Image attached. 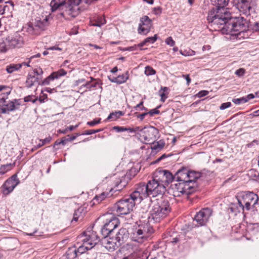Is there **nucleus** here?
I'll use <instances>...</instances> for the list:
<instances>
[{
  "label": "nucleus",
  "mask_w": 259,
  "mask_h": 259,
  "mask_svg": "<svg viewBox=\"0 0 259 259\" xmlns=\"http://www.w3.org/2000/svg\"><path fill=\"white\" fill-rule=\"evenodd\" d=\"M171 207L169 201L164 198L158 199L154 202L148 215V222H140V224L134 226L130 233L133 241L142 243L146 241L153 233L151 223L160 222L170 212Z\"/></svg>",
  "instance_id": "f257e3e1"
},
{
  "label": "nucleus",
  "mask_w": 259,
  "mask_h": 259,
  "mask_svg": "<svg viewBox=\"0 0 259 259\" xmlns=\"http://www.w3.org/2000/svg\"><path fill=\"white\" fill-rule=\"evenodd\" d=\"M223 22L210 26L214 30H221L223 33L238 35L246 31L248 27V21L243 17H231L223 19Z\"/></svg>",
  "instance_id": "f03ea898"
},
{
  "label": "nucleus",
  "mask_w": 259,
  "mask_h": 259,
  "mask_svg": "<svg viewBox=\"0 0 259 259\" xmlns=\"http://www.w3.org/2000/svg\"><path fill=\"white\" fill-rule=\"evenodd\" d=\"M230 0H211L215 7L208 11L207 20L210 26L223 22V19L229 18L230 13L225 8L228 5Z\"/></svg>",
  "instance_id": "7ed1b4c3"
},
{
  "label": "nucleus",
  "mask_w": 259,
  "mask_h": 259,
  "mask_svg": "<svg viewBox=\"0 0 259 259\" xmlns=\"http://www.w3.org/2000/svg\"><path fill=\"white\" fill-rule=\"evenodd\" d=\"M127 231L126 229H120L115 235L103 237L101 240V244L108 251L112 252L116 249L124 242V238L127 236Z\"/></svg>",
  "instance_id": "20e7f679"
},
{
  "label": "nucleus",
  "mask_w": 259,
  "mask_h": 259,
  "mask_svg": "<svg viewBox=\"0 0 259 259\" xmlns=\"http://www.w3.org/2000/svg\"><path fill=\"white\" fill-rule=\"evenodd\" d=\"M81 0H71V2L61 8L58 11L59 13L57 14L58 19L62 20V19L71 20L75 18L79 14L78 5Z\"/></svg>",
  "instance_id": "39448f33"
},
{
  "label": "nucleus",
  "mask_w": 259,
  "mask_h": 259,
  "mask_svg": "<svg viewBox=\"0 0 259 259\" xmlns=\"http://www.w3.org/2000/svg\"><path fill=\"white\" fill-rule=\"evenodd\" d=\"M171 187L175 197H180L183 195H189L197 189V183L192 181H177Z\"/></svg>",
  "instance_id": "423d86ee"
},
{
  "label": "nucleus",
  "mask_w": 259,
  "mask_h": 259,
  "mask_svg": "<svg viewBox=\"0 0 259 259\" xmlns=\"http://www.w3.org/2000/svg\"><path fill=\"white\" fill-rule=\"evenodd\" d=\"M201 174L189 169L186 167H182L173 175L174 181H192L196 182L197 180L201 177Z\"/></svg>",
  "instance_id": "0eeeda50"
},
{
  "label": "nucleus",
  "mask_w": 259,
  "mask_h": 259,
  "mask_svg": "<svg viewBox=\"0 0 259 259\" xmlns=\"http://www.w3.org/2000/svg\"><path fill=\"white\" fill-rule=\"evenodd\" d=\"M138 203L130 196L128 198L119 200L114 205V209L118 215H126L133 210Z\"/></svg>",
  "instance_id": "6e6552de"
},
{
  "label": "nucleus",
  "mask_w": 259,
  "mask_h": 259,
  "mask_svg": "<svg viewBox=\"0 0 259 259\" xmlns=\"http://www.w3.org/2000/svg\"><path fill=\"white\" fill-rule=\"evenodd\" d=\"M258 200V196L250 192L243 193L238 199V203L242 209L245 207L246 210H249L251 206L254 207Z\"/></svg>",
  "instance_id": "1a4fd4ad"
},
{
  "label": "nucleus",
  "mask_w": 259,
  "mask_h": 259,
  "mask_svg": "<svg viewBox=\"0 0 259 259\" xmlns=\"http://www.w3.org/2000/svg\"><path fill=\"white\" fill-rule=\"evenodd\" d=\"M119 224V219L113 216L107 219L104 225L101 230V233L103 237L107 236L115 235L116 233V228Z\"/></svg>",
  "instance_id": "9d476101"
},
{
  "label": "nucleus",
  "mask_w": 259,
  "mask_h": 259,
  "mask_svg": "<svg viewBox=\"0 0 259 259\" xmlns=\"http://www.w3.org/2000/svg\"><path fill=\"white\" fill-rule=\"evenodd\" d=\"M141 139L144 140L145 144L153 143L158 138L159 131L153 126L142 128L139 133Z\"/></svg>",
  "instance_id": "9b49d317"
},
{
  "label": "nucleus",
  "mask_w": 259,
  "mask_h": 259,
  "mask_svg": "<svg viewBox=\"0 0 259 259\" xmlns=\"http://www.w3.org/2000/svg\"><path fill=\"white\" fill-rule=\"evenodd\" d=\"M153 178L166 188L174 181L173 175L168 170L157 169L153 174Z\"/></svg>",
  "instance_id": "f8f14e48"
},
{
  "label": "nucleus",
  "mask_w": 259,
  "mask_h": 259,
  "mask_svg": "<svg viewBox=\"0 0 259 259\" xmlns=\"http://www.w3.org/2000/svg\"><path fill=\"white\" fill-rule=\"evenodd\" d=\"M149 196L148 190V183L146 184L141 183L138 185L136 189L130 195V196L138 204L140 203L144 198Z\"/></svg>",
  "instance_id": "ddd939ff"
},
{
  "label": "nucleus",
  "mask_w": 259,
  "mask_h": 259,
  "mask_svg": "<svg viewBox=\"0 0 259 259\" xmlns=\"http://www.w3.org/2000/svg\"><path fill=\"white\" fill-rule=\"evenodd\" d=\"M212 213V210L209 208L206 207L201 209L195 215L193 221L197 223L195 226L197 227L205 226L208 222Z\"/></svg>",
  "instance_id": "4468645a"
},
{
  "label": "nucleus",
  "mask_w": 259,
  "mask_h": 259,
  "mask_svg": "<svg viewBox=\"0 0 259 259\" xmlns=\"http://www.w3.org/2000/svg\"><path fill=\"white\" fill-rule=\"evenodd\" d=\"M148 190L149 196L156 197L158 195H162L164 193L166 188L163 184H160L155 181L153 178L148 182Z\"/></svg>",
  "instance_id": "2eb2a0df"
},
{
  "label": "nucleus",
  "mask_w": 259,
  "mask_h": 259,
  "mask_svg": "<svg viewBox=\"0 0 259 259\" xmlns=\"http://www.w3.org/2000/svg\"><path fill=\"white\" fill-rule=\"evenodd\" d=\"M84 238L82 240L85 244H88L90 248H92L100 241L99 237L96 232L94 231L92 229H88L83 233Z\"/></svg>",
  "instance_id": "dca6fc26"
},
{
  "label": "nucleus",
  "mask_w": 259,
  "mask_h": 259,
  "mask_svg": "<svg viewBox=\"0 0 259 259\" xmlns=\"http://www.w3.org/2000/svg\"><path fill=\"white\" fill-rule=\"evenodd\" d=\"M252 0H235L234 3L240 13L245 16H248L252 10Z\"/></svg>",
  "instance_id": "f3484780"
},
{
  "label": "nucleus",
  "mask_w": 259,
  "mask_h": 259,
  "mask_svg": "<svg viewBox=\"0 0 259 259\" xmlns=\"http://www.w3.org/2000/svg\"><path fill=\"white\" fill-rule=\"evenodd\" d=\"M152 26V21L147 16H144L140 19L138 26V33L146 35L150 31Z\"/></svg>",
  "instance_id": "a211bd4d"
},
{
  "label": "nucleus",
  "mask_w": 259,
  "mask_h": 259,
  "mask_svg": "<svg viewBox=\"0 0 259 259\" xmlns=\"http://www.w3.org/2000/svg\"><path fill=\"white\" fill-rule=\"evenodd\" d=\"M7 43L10 49L20 48L24 44L23 37L20 33L16 32L13 36L8 37Z\"/></svg>",
  "instance_id": "6ab92c4d"
},
{
  "label": "nucleus",
  "mask_w": 259,
  "mask_h": 259,
  "mask_svg": "<svg viewBox=\"0 0 259 259\" xmlns=\"http://www.w3.org/2000/svg\"><path fill=\"white\" fill-rule=\"evenodd\" d=\"M20 181L17 178L16 174L13 175L8 179L3 185L4 188V193L8 195L10 193L14 188L19 184Z\"/></svg>",
  "instance_id": "aec40b11"
},
{
  "label": "nucleus",
  "mask_w": 259,
  "mask_h": 259,
  "mask_svg": "<svg viewBox=\"0 0 259 259\" xmlns=\"http://www.w3.org/2000/svg\"><path fill=\"white\" fill-rule=\"evenodd\" d=\"M52 19V16L51 14H49L45 17L44 16H42V17H37L35 18L34 22L40 31L42 32L47 29Z\"/></svg>",
  "instance_id": "412c9836"
},
{
  "label": "nucleus",
  "mask_w": 259,
  "mask_h": 259,
  "mask_svg": "<svg viewBox=\"0 0 259 259\" xmlns=\"http://www.w3.org/2000/svg\"><path fill=\"white\" fill-rule=\"evenodd\" d=\"M23 30L31 36L38 35L41 32L34 22H29L23 26Z\"/></svg>",
  "instance_id": "4be33fe9"
},
{
  "label": "nucleus",
  "mask_w": 259,
  "mask_h": 259,
  "mask_svg": "<svg viewBox=\"0 0 259 259\" xmlns=\"http://www.w3.org/2000/svg\"><path fill=\"white\" fill-rule=\"evenodd\" d=\"M108 78L111 82L116 83L117 84H120L125 83L128 79L129 73L128 71H126L125 73L119 75L117 77L108 76Z\"/></svg>",
  "instance_id": "5701e85b"
},
{
  "label": "nucleus",
  "mask_w": 259,
  "mask_h": 259,
  "mask_svg": "<svg viewBox=\"0 0 259 259\" xmlns=\"http://www.w3.org/2000/svg\"><path fill=\"white\" fill-rule=\"evenodd\" d=\"M22 101L21 99H14L12 101H9L8 103L5 104L6 108L9 113L11 111H13L18 110L20 106L22 104Z\"/></svg>",
  "instance_id": "b1692460"
},
{
  "label": "nucleus",
  "mask_w": 259,
  "mask_h": 259,
  "mask_svg": "<svg viewBox=\"0 0 259 259\" xmlns=\"http://www.w3.org/2000/svg\"><path fill=\"white\" fill-rule=\"evenodd\" d=\"M40 83V78L35 77V75H32L31 73H29L25 85L28 88H30L36 84H38Z\"/></svg>",
  "instance_id": "393cba45"
},
{
  "label": "nucleus",
  "mask_w": 259,
  "mask_h": 259,
  "mask_svg": "<svg viewBox=\"0 0 259 259\" xmlns=\"http://www.w3.org/2000/svg\"><path fill=\"white\" fill-rule=\"evenodd\" d=\"M67 0H52L50 3L52 12L59 10L61 8L68 4L66 2Z\"/></svg>",
  "instance_id": "a878e982"
},
{
  "label": "nucleus",
  "mask_w": 259,
  "mask_h": 259,
  "mask_svg": "<svg viewBox=\"0 0 259 259\" xmlns=\"http://www.w3.org/2000/svg\"><path fill=\"white\" fill-rule=\"evenodd\" d=\"M106 23L104 16H97L94 20L90 22V25L93 26L101 27Z\"/></svg>",
  "instance_id": "bb28decb"
},
{
  "label": "nucleus",
  "mask_w": 259,
  "mask_h": 259,
  "mask_svg": "<svg viewBox=\"0 0 259 259\" xmlns=\"http://www.w3.org/2000/svg\"><path fill=\"white\" fill-rule=\"evenodd\" d=\"M93 80H95V79L93 77H91L90 81H87L85 83L82 85L81 88H85V89L83 90V92H87L88 90H92L99 85V83L97 81H95L92 83V82Z\"/></svg>",
  "instance_id": "cd10ccee"
},
{
  "label": "nucleus",
  "mask_w": 259,
  "mask_h": 259,
  "mask_svg": "<svg viewBox=\"0 0 259 259\" xmlns=\"http://www.w3.org/2000/svg\"><path fill=\"white\" fill-rule=\"evenodd\" d=\"M153 145L151 146V149L152 151L155 152H159L165 146V142L163 140H160L156 142H154L152 143Z\"/></svg>",
  "instance_id": "c85d7f7f"
},
{
  "label": "nucleus",
  "mask_w": 259,
  "mask_h": 259,
  "mask_svg": "<svg viewBox=\"0 0 259 259\" xmlns=\"http://www.w3.org/2000/svg\"><path fill=\"white\" fill-rule=\"evenodd\" d=\"M66 255L67 259H75L78 257L76 251V246L69 247L66 252Z\"/></svg>",
  "instance_id": "c756f323"
},
{
  "label": "nucleus",
  "mask_w": 259,
  "mask_h": 259,
  "mask_svg": "<svg viewBox=\"0 0 259 259\" xmlns=\"http://www.w3.org/2000/svg\"><path fill=\"white\" fill-rule=\"evenodd\" d=\"M113 190V189H111L110 192L109 193L104 192L98 195H96L94 198V200H96L98 202H101L102 200H104L106 197L111 196L113 195V193H111V192Z\"/></svg>",
  "instance_id": "7c9ffc66"
},
{
  "label": "nucleus",
  "mask_w": 259,
  "mask_h": 259,
  "mask_svg": "<svg viewBox=\"0 0 259 259\" xmlns=\"http://www.w3.org/2000/svg\"><path fill=\"white\" fill-rule=\"evenodd\" d=\"M91 249L88 244H85L84 242H83L82 245L79 246L78 248L76 247V251L78 256L84 253L87 250Z\"/></svg>",
  "instance_id": "2f4dec72"
},
{
  "label": "nucleus",
  "mask_w": 259,
  "mask_h": 259,
  "mask_svg": "<svg viewBox=\"0 0 259 259\" xmlns=\"http://www.w3.org/2000/svg\"><path fill=\"white\" fill-rule=\"evenodd\" d=\"M22 67V64H11L7 66L6 70L9 73H12L14 71L19 70Z\"/></svg>",
  "instance_id": "473e14b6"
},
{
  "label": "nucleus",
  "mask_w": 259,
  "mask_h": 259,
  "mask_svg": "<svg viewBox=\"0 0 259 259\" xmlns=\"http://www.w3.org/2000/svg\"><path fill=\"white\" fill-rule=\"evenodd\" d=\"M15 162L14 163H9L1 165L0 167V175H4L7 171L11 170L15 166Z\"/></svg>",
  "instance_id": "72a5a7b5"
},
{
  "label": "nucleus",
  "mask_w": 259,
  "mask_h": 259,
  "mask_svg": "<svg viewBox=\"0 0 259 259\" xmlns=\"http://www.w3.org/2000/svg\"><path fill=\"white\" fill-rule=\"evenodd\" d=\"M124 115L122 111H118L114 112L111 113L107 118V120H115L116 119L119 118Z\"/></svg>",
  "instance_id": "f704fd0d"
},
{
  "label": "nucleus",
  "mask_w": 259,
  "mask_h": 259,
  "mask_svg": "<svg viewBox=\"0 0 259 259\" xmlns=\"http://www.w3.org/2000/svg\"><path fill=\"white\" fill-rule=\"evenodd\" d=\"M52 138L49 136L47 138H46L45 139H38L39 143L36 145L34 146V148L35 149H37L42 146L49 144L51 141Z\"/></svg>",
  "instance_id": "c9c22d12"
},
{
  "label": "nucleus",
  "mask_w": 259,
  "mask_h": 259,
  "mask_svg": "<svg viewBox=\"0 0 259 259\" xmlns=\"http://www.w3.org/2000/svg\"><path fill=\"white\" fill-rule=\"evenodd\" d=\"M67 72L63 69H60L57 71L52 72L51 74L53 77V79H58L59 78L65 76Z\"/></svg>",
  "instance_id": "e433bc0d"
},
{
  "label": "nucleus",
  "mask_w": 259,
  "mask_h": 259,
  "mask_svg": "<svg viewBox=\"0 0 259 259\" xmlns=\"http://www.w3.org/2000/svg\"><path fill=\"white\" fill-rule=\"evenodd\" d=\"M125 179L121 180L119 181H117L115 184V188L116 189L115 191H119L124 188L127 184V182L125 180Z\"/></svg>",
  "instance_id": "4c0bfd02"
},
{
  "label": "nucleus",
  "mask_w": 259,
  "mask_h": 259,
  "mask_svg": "<svg viewBox=\"0 0 259 259\" xmlns=\"http://www.w3.org/2000/svg\"><path fill=\"white\" fill-rule=\"evenodd\" d=\"M138 172V170H137L136 168L132 167L125 175L124 179L131 180Z\"/></svg>",
  "instance_id": "58836bf2"
},
{
  "label": "nucleus",
  "mask_w": 259,
  "mask_h": 259,
  "mask_svg": "<svg viewBox=\"0 0 259 259\" xmlns=\"http://www.w3.org/2000/svg\"><path fill=\"white\" fill-rule=\"evenodd\" d=\"M83 210V209L81 208H79L77 210H75L74 214H73V217L72 220V222L73 221L76 222L78 218L81 215L82 211Z\"/></svg>",
  "instance_id": "ea45409f"
},
{
  "label": "nucleus",
  "mask_w": 259,
  "mask_h": 259,
  "mask_svg": "<svg viewBox=\"0 0 259 259\" xmlns=\"http://www.w3.org/2000/svg\"><path fill=\"white\" fill-rule=\"evenodd\" d=\"M168 89L167 87H163L159 91V95L161 97L160 101L162 102H164L165 99L167 98L164 92L167 91Z\"/></svg>",
  "instance_id": "a19ab883"
},
{
  "label": "nucleus",
  "mask_w": 259,
  "mask_h": 259,
  "mask_svg": "<svg viewBox=\"0 0 259 259\" xmlns=\"http://www.w3.org/2000/svg\"><path fill=\"white\" fill-rule=\"evenodd\" d=\"M54 79H53V77L50 74L49 76L46 77L42 81L40 80V83H39V85H47L50 84V82L53 81Z\"/></svg>",
  "instance_id": "79ce46f5"
},
{
  "label": "nucleus",
  "mask_w": 259,
  "mask_h": 259,
  "mask_svg": "<svg viewBox=\"0 0 259 259\" xmlns=\"http://www.w3.org/2000/svg\"><path fill=\"white\" fill-rule=\"evenodd\" d=\"M248 175L255 181L259 182V172L254 169H251Z\"/></svg>",
  "instance_id": "37998d69"
},
{
  "label": "nucleus",
  "mask_w": 259,
  "mask_h": 259,
  "mask_svg": "<svg viewBox=\"0 0 259 259\" xmlns=\"http://www.w3.org/2000/svg\"><path fill=\"white\" fill-rule=\"evenodd\" d=\"M145 74L147 76L154 75L156 71L151 66H147L145 68Z\"/></svg>",
  "instance_id": "c03bdc74"
},
{
  "label": "nucleus",
  "mask_w": 259,
  "mask_h": 259,
  "mask_svg": "<svg viewBox=\"0 0 259 259\" xmlns=\"http://www.w3.org/2000/svg\"><path fill=\"white\" fill-rule=\"evenodd\" d=\"M32 75H35V77L40 78V80L42 79V75L43 74V71L41 68H35L33 70V73H31Z\"/></svg>",
  "instance_id": "a18cd8bd"
},
{
  "label": "nucleus",
  "mask_w": 259,
  "mask_h": 259,
  "mask_svg": "<svg viewBox=\"0 0 259 259\" xmlns=\"http://www.w3.org/2000/svg\"><path fill=\"white\" fill-rule=\"evenodd\" d=\"M180 54L184 56H193L195 54V51L189 49V50H185L184 51L181 50L180 51Z\"/></svg>",
  "instance_id": "49530a36"
},
{
  "label": "nucleus",
  "mask_w": 259,
  "mask_h": 259,
  "mask_svg": "<svg viewBox=\"0 0 259 259\" xmlns=\"http://www.w3.org/2000/svg\"><path fill=\"white\" fill-rule=\"evenodd\" d=\"M157 39V35L155 34L153 36L148 37L145 39V42H146V44L147 43L149 44H153L154 43Z\"/></svg>",
  "instance_id": "de8ad7c7"
},
{
  "label": "nucleus",
  "mask_w": 259,
  "mask_h": 259,
  "mask_svg": "<svg viewBox=\"0 0 259 259\" xmlns=\"http://www.w3.org/2000/svg\"><path fill=\"white\" fill-rule=\"evenodd\" d=\"M101 119L100 118H97L94 119L92 121H88L87 122V125L90 126H94L95 125L100 123L101 122Z\"/></svg>",
  "instance_id": "09e8293b"
},
{
  "label": "nucleus",
  "mask_w": 259,
  "mask_h": 259,
  "mask_svg": "<svg viewBox=\"0 0 259 259\" xmlns=\"http://www.w3.org/2000/svg\"><path fill=\"white\" fill-rule=\"evenodd\" d=\"M9 49L7 43L4 42L0 43V53L6 52Z\"/></svg>",
  "instance_id": "8fccbe9b"
},
{
  "label": "nucleus",
  "mask_w": 259,
  "mask_h": 259,
  "mask_svg": "<svg viewBox=\"0 0 259 259\" xmlns=\"http://www.w3.org/2000/svg\"><path fill=\"white\" fill-rule=\"evenodd\" d=\"M103 131V129H97V130H89L84 131V133L82 135H91L93 134L97 133Z\"/></svg>",
  "instance_id": "3c124183"
},
{
  "label": "nucleus",
  "mask_w": 259,
  "mask_h": 259,
  "mask_svg": "<svg viewBox=\"0 0 259 259\" xmlns=\"http://www.w3.org/2000/svg\"><path fill=\"white\" fill-rule=\"evenodd\" d=\"M160 107V106L157 107V108L150 110L147 112L148 114H149L151 116H153L155 114L158 115L160 114V111L158 108Z\"/></svg>",
  "instance_id": "603ef678"
},
{
  "label": "nucleus",
  "mask_w": 259,
  "mask_h": 259,
  "mask_svg": "<svg viewBox=\"0 0 259 259\" xmlns=\"http://www.w3.org/2000/svg\"><path fill=\"white\" fill-rule=\"evenodd\" d=\"M245 73V70L241 68L236 70L235 72V74L239 77L243 76Z\"/></svg>",
  "instance_id": "864d4df0"
},
{
  "label": "nucleus",
  "mask_w": 259,
  "mask_h": 259,
  "mask_svg": "<svg viewBox=\"0 0 259 259\" xmlns=\"http://www.w3.org/2000/svg\"><path fill=\"white\" fill-rule=\"evenodd\" d=\"M97 254L94 252L93 254L91 252H88L85 254V259H96Z\"/></svg>",
  "instance_id": "5fc2aeb1"
},
{
  "label": "nucleus",
  "mask_w": 259,
  "mask_h": 259,
  "mask_svg": "<svg viewBox=\"0 0 259 259\" xmlns=\"http://www.w3.org/2000/svg\"><path fill=\"white\" fill-rule=\"evenodd\" d=\"M166 45L170 47H174L175 45V41L171 36L168 37L165 41Z\"/></svg>",
  "instance_id": "6e6d98bb"
},
{
  "label": "nucleus",
  "mask_w": 259,
  "mask_h": 259,
  "mask_svg": "<svg viewBox=\"0 0 259 259\" xmlns=\"http://www.w3.org/2000/svg\"><path fill=\"white\" fill-rule=\"evenodd\" d=\"M113 130L117 133L123 132L126 131V127L124 126H115Z\"/></svg>",
  "instance_id": "4d7b16f0"
},
{
  "label": "nucleus",
  "mask_w": 259,
  "mask_h": 259,
  "mask_svg": "<svg viewBox=\"0 0 259 259\" xmlns=\"http://www.w3.org/2000/svg\"><path fill=\"white\" fill-rule=\"evenodd\" d=\"M209 92L206 90H202L199 92L197 94L196 96L198 98H202L207 96Z\"/></svg>",
  "instance_id": "13d9d810"
},
{
  "label": "nucleus",
  "mask_w": 259,
  "mask_h": 259,
  "mask_svg": "<svg viewBox=\"0 0 259 259\" xmlns=\"http://www.w3.org/2000/svg\"><path fill=\"white\" fill-rule=\"evenodd\" d=\"M48 96L46 94L44 93V90H41V94L39 98V101L40 103H42L45 102V100L47 99Z\"/></svg>",
  "instance_id": "bf43d9fd"
},
{
  "label": "nucleus",
  "mask_w": 259,
  "mask_h": 259,
  "mask_svg": "<svg viewBox=\"0 0 259 259\" xmlns=\"http://www.w3.org/2000/svg\"><path fill=\"white\" fill-rule=\"evenodd\" d=\"M232 102L235 104H236V105H240V104H241L245 103L243 101V97L240 98L233 99H232Z\"/></svg>",
  "instance_id": "052dcab7"
},
{
  "label": "nucleus",
  "mask_w": 259,
  "mask_h": 259,
  "mask_svg": "<svg viewBox=\"0 0 259 259\" xmlns=\"http://www.w3.org/2000/svg\"><path fill=\"white\" fill-rule=\"evenodd\" d=\"M231 106V103L230 102L222 103L220 107L221 110L226 109Z\"/></svg>",
  "instance_id": "680f3d73"
},
{
  "label": "nucleus",
  "mask_w": 259,
  "mask_h": 259,
  "mask_svg": "<svg viewBox=\"0 0 259 259\" xmlns=\"http://www.w3.org/2000/svg\"><path fill=\"white\" fill-rule=\"evenodd\" d=\"M154 14L156 15H159L162 13V8L160 7H155L153 9Z\"/></svg>",
  "instance_id": "e2e57ef3"
},
{
  "label": "nucleus",
  "mask_w": 259,
  "mask_h": 259,
  "mask_svg": "<svg viewBox=\"0 0 259 259\" xmlns=\"http://www.w3.org/2000/svg\"><path fill=\"white\" fill-rule=\"evenodd\" d=\"M0 113L6 114L9 113L6 108L5 104L0 106Z\"/></svg>",
  "instance_id": "0e129e2a"
},
{
  "label": "nucleus",
  "mask_w": 259,
  "mask_h": 259,
  "mask_svg": "<svg viewBox=\"0 0 259 259\" xmlns=\"http://www.w3.org/2000/svg\"><path fill=\"white\" fill-rule=\"evenodd\" d=\"M26 60H27V61L23 62L22 63H19V64H22V66L24 65V66H26L27 67H30V63L32 60L30 58H27Z\"/></svg>",
  "instance_id": "69168bd1"
},
{
  "label": "nucleus",
  "mask_w": 259,
  "mask_h": 259,
  "mask_svg": "<svg viewBox=\"0 0 259 259\" xmlns=\"http://www.w3.org/2000/svg\"><path fill=\"white\" fill-rule=\"evenodd\" d=\"M47 50H51V51L56 50V51H61L62 50V49L61 48H59L57 46H55L49 47V48H47Z\"/></svg>",
  "instance_id": "338daca9"
},
{
  "label": "nucleus",
  "mask_w": 259,
  "mask_h": 259,
  "mask_svg": "<svg viewBox=\"0 0 259 259\" xmlns=\"http://www.w3.org/2000/svg\"><path fill=\"white\" fill-rule=\"evenodd\" d=\"M68 142H69V141L67 136L62 138L61 140H60V143H61V144H62L63 145H66Z\"/></svg>",
  "instance_id": "774afa93"
}]
</instances>
